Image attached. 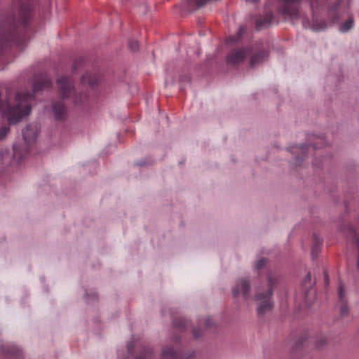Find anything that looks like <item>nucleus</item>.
<instances>
[{"label":"nucleus","instance_id":"412c9836","mask_svg":"<svg viewBox=\"0 0 359 359\" xmlns=\"http://www.w3.org/2000/svg\"><path fill=\"white\" fill-rule=\"evenodd\" d=\"M10 158V154L7 149H0V164L6 162Z\"/></svg>","mask_w":359,"mask_h":359},{"label":"nucleus","instance_id":"4be33fe9","mask_svg":"<svg viewBox=\"0 0 359 359\" xmlns=\"http://www.w3.org/2000/svg\"><path fill=\"white\" fill-rule=\"evenodd\" d=\"M326 341L327 340L325 336L320 335L318 339L316 338V349L323 346L326 344Z\"/></svg>","mask_w":359,"mask_h":359},{"label":"nucleus","instance_id":"20e7f679","mask_svg":"<svg viewBox=\"0 0 359 359\" xmlns=\"http://www.w3.org/2000/svg\"><path fill=\"white\" fill-rule=\"evenodd\" d=\"M252 49L251 47H245L241 48L233 49L226 55V62L229 65L236 66L243 63L247 55L251 53Z\"/></svg>","mask_w":359,"mask_h":359},{"label":"nucleus","instance_id":"a19ab883","mask_svg":"<svg viewBox=\"0 0 359 359\" xmlns=\"http://www.w3.org/2000/svg\"><path fill=\"white\" fill-rule=\"evenodd\" d=\"M315 145H316V146L317 145V143H316V142L315 143Z\"/></svg>","mask_w":359,"mask_h":359},{"label":"nucleus","instance_id":"4468645a","mask_svg":"<svg viewBox=\"0 0 359 359\" xmlns=\"http://www.w3.org/2000/svg\"><path fill=\"white\" fill-rule=\"evenodd\" d=\"M81 82L88 83L90 87H94L97 83V77L95 74L87 73L82 76Z\"/></svg>","mask_w":359,"mask_h":359},{"label":"nucleus","instance_id":"f257e3e1","mask_svg":"<svg viewBox=\"0 0 359 359\" xmlns=\"http://www.w3.org/2000/svg\"><path fill=\"white\" fill-rule=\"evenodd\" d=\"M30 13V7L26 5L19 8L18 14H0V53L10 46L17 26L26 25Z\"/></svg>","mask_w":359,"mask_h":359},{"label":"nucleus","instance_id":"7c9ffc66","mask_svg":"<svg viewBox=\"0 0 359 359\" xmlns=\"http://www.w3.org/2000/svg\"><path fill=\"white\" fill-rule=\"evenodd\" d=\"M326 27H327V24L326 23H324L323 25V26L320 27L319 25L316 22V27H315L316 32V31L323 30V29H324Z\"/></svg>","mask_w":359,"mask_h":359},{"label":"nucleus","instance_id":"bb28decb","mask_svg":"<svg viewBox=\"0 0 359 359\" xmlns=\"http://www.w3.org/2000/svg\"><path fill=\"white\" fill-rule=\"evenodd\" d=\"M266 262V259L265 258H262L260 259L257 263L255 265V267L257 269H261Z\"/></svg>","mask_w":359,"mask_h":359},{"label":"nucleus","instance_id":"0eeeda50","mask_svg":"<svg viewBox=\"0 0 359 359\" xmlns=\"http://www.w3.org/2000/svg\"><path fill=\"white\" fill-rule=\"evenodd\" d=\"M300 0H281L283 6L282 14L288 18L295 19L299 16V11L297 4Z\"/></svg>","mask_w":359,"mask_h":359},{"label":"nucleus","instance_id":"6ab92c4d","mask_svg":"<svg viewBox=\"0 0 359 359\" xmlns=\"http://www.w3.org/2000/svg\"><path fill=\"white\" fill-rule=\"evenodd\" d=\"M308 151V147L306 144H302L299 147H294L292 148V153L294 154H301L302 156H304Z\"/></svg>","mask_w":359,"mask_h":359},{"label":"nucleus","instance_id":"58836bf2","mask_svg":"<svg viewBox=\"0 0 359 359\" xmlns=\"http://www.w3.org/2000/svg\"><path fill=\"white\" fill-rule=\"evenodd\" d=\"M315 241H316V250L317 249V243L318 242V238H317L316 236Z\"/></svg>","mask_w":359,"mask_h":359},{"label":"nucleus","instance_id":"c756f323","mask_svg":"<svg viewBox=\"0 0 359 359\" xmlns=\"http://www.w3.org/2000/svg\"><path fill=\"white\" fill-rule=\"evenodd\" d=\"M189 77L188 76H183L182 77H180V82L181 83V88H182V83L184 81H186L187 83L189 82Z\"/></svg>","mask_w":359,"mask_h":359},{"label":"nucleus","instance_id":"a211bd4d","mask_svg":"<svg viewBox=\"0 0 359 359\" xmlns=\"http://www.w3.org/2000/svg\"><path fill=\"white\" fill-rule=\"evenodd\" d=\"M354 25V20L352 18H349L345 22H344L341 27L340 31L342 32H346L352 29Z\"/></svg>","mask_w":359,"mask_h":359},{"label":"nucleus","instance_id":"72a5a7b5","mask_svg":"<svg viewBox=\"0 0 359 359\" xmlns=\"http://www.w3.org/2000/svg\"><path fill=\"white\" fill-rule=\"evenodd\" d=\"M244 31H245V27H241L239 29V31H238L239 36H241Z\"/></svg>","mask_w":359,"mask_h":359},{"label":"nucleus","instance_id":"4c0bfd02","mask_svg":"<svg viewBox=\"0 0 359 359\" xmlns=\"http://www.w3.org/2000/svg\"><path fill=\"white\" fill-rule=\"evenodd\" d=\"M138 165H146V163H145L144 162H143V161H140V162L138 163Z\"/></svg>","mask_w":359,"mask_h":359},{"label":"nucleus","instance_id":"9b49d317","mask_svg":"<svg viewBox=\"0 0 359 359\" xmlns=\"http://www.w3.org/2000/svg\"><path fill=\"white\" fill-rule=\"evenodd\" d=\"M53 112L55 119L60 121L66 116L67 109L61 102H57L53 104Z\"/></svg>","mask_w":359,"mask_h":359},{"label":"nucleus","instance_id":"c85d7f7f","mask_svg":"<svg viewBox=\"0 0 359 359\" xmlns=\"http://www.w3.org/2000/svg\"><path fill=\"white\" fill-rule=\"evenodd\" d=\"M8 352L13 355L18 356L20 355V351L18 348H13V350H8Z\"/></svg>","mask_w":359,"mask_h":359},{"label":"nucleus","instance_id":"79ce46f5","mask_svg":"<svg viewBox=\"0 0 359 359\" xmlns=\"http://www.w3.org/2000/svg\"><path fill=\"white\" fill-rule=\"evenodd\" d=\"M317 1V0H316V2Z\"/></svg>","mask_w":359,"mask_h":359},{"label":"nucleus","instance_id":"ea45409f","mask_svg":"<svg viewBox=\"0 0 359 359\" xmlns=\"http://www.w3.org/2000/svg\"><path fill=\"white\" fill-rule=\"evenodd\" d=\"M297 161L298 162L299 161V157L297 156Z\"/></svg>","mask_w":359,"mask_h":359},{"label":"nucleus","instance_id":"7ed1b4c3","mask_svg":"<svg viewBox=\"0 0 359 359\" xmlns=\"http://www.w3.org/2000/svg\"><path fill=\"white\" fill-rule=\"evenodd\" d=\"M56 83L58 87V93L63 100L72 98L73 102L76 104L80 102V100L74 97L75 90L69 76H60L57 78Z\"/></svg>","mask_w":359,"mask_h":359},{"label":"nucleus","instance_id":"cd10ccee","mask_svg":"<svg viewBox=\"0 0 359 359\" xmlns=\"http://www.w3.org/2000/svg\"><path fill=\"white\" fill-rule=\"evenodd\" d=\"M135 346V341L133 340L127 344L128 352L130 353Z\"/></svg>","mask_w":359,"mask_h":359},{"label":"nucleus","instance_id":"b1692460","mask_svg":"<svg viewBox=\"0 0 359 359\" xmlns=\"http://www.w3.org/2000/svg\"><path fill=\"white\" fill-rule=\"evenodd\" d=\"M128 47L130 50L136 51L139 49V43L135 40H130L128 42Z\"/></svg>","mask_w":359,"mask_h":359},{"label":"nucleus","instance_id":"e433bc0d","mask_svg":"<svg viewBox=\"0 0 359 359\" xmlns=\"http://www.w3.org/2000/svg\"><path fill=\"white\" fill-rule=\"evenodd\" d=\"M233 39H234V38L231 36V37H229V38L228 39V41H228V43H229V42H233Z\"/></svg>","mask_w":359,"mask_h":359},{"label":"nucleus","instance_id":"ddd939ff","mask_svg":"<svg viewBox=\"0 0 359 359\" xmlns=\"http://www.w3.org/2000/svg\"><path fill=\"white\" fill-rule=\"evenodd\" d=\"M162 359H179V353L171 347H166L162 350Z\"/></svg>","mask_w":359,"mask_h":359},{"label":"nucleus","instance_id":"2eb2a0df","mask_svg":"<svg viewBox=\"0 0 359 359\" xmlns=\"http://www.w3.org/2000/svg\"><path fill=\"white\" fill-rule=\"evenodd\" d=\"M210 0H187V8L189 10L197 9L203 7Z\"/></svg>","mask_w":359,"mask_h":359},{"label":"nucleus","instance_id":"393cba45","mask_svg":"<svg viewBox=\"0 0 359 359\" xmlns=\"http://www.w3.org/2000/svg\"><path fill=\"white\" fill-rule=\"evenodd\" d=\"M151 355V351L150 349L145 348L143 351L142 355H139L135 359H149Z\"/></svg>","mask_w":359,"mask_h":359},{"label":"nucleus","instance_id":"aec40b11","mask_svg":"<svg viewBox=\"0 0 359 359\" xmlns=\"http://www.w3.org/2000/svg\"><path fill=\"white\" fill-rule=\"evenodd\" d=\"M311 280V273H309L306 277L304 278V280H303L302 282V285H303V287L305 290V298L306 299H309V292H311V290H312V288L311 287L310 290H308L307 288V283H310Z\"/></svg>","mask_w":359,"mask_h":359},{"label":"nucleus","instance_id":"2f4dec72","mask_svg":"<svg viewBox=\"0 0 359 359\" xmlns=\"http://www.w3.org/2000/svg\"><path fill=\"white\" fill-rule=\"evenodd\" d=\"M205 326L207 327H210L213 325V321L210 318H207L205 322Z\"/></svg>","mask_w":359,"mask_h":359},{"label":"nucleus","instance_id":"1a4fd4ad","mask_svg":"<svg viewBox=\"0 0 359 359\" xmlns=\"http://www.w3.org/2000/svg\"><path fill=\"white\" fill-rule=\"evenodd\" d=\"M52 85L50 79L46 75L36 76L33 80V92L36 93Z\"/></svg>","mask_w":359,"mask_h":359},{"label":"nucleus","instance_id":"a878e982","mask_svg":"<svg viewBox=\"0 0 359 359\" xmlns=\"http://www.w3.org/2000/svg\"><path fill=\"white\" fill-rule=\"evenodd\" d=\"M10 132L8 126H4L0 129V140H4Z\"/></svg>","mask_w":359,"mask_h":359},{"label":"nucleus","instance_id":"9d476101","mask_svg":"<svg viewBox=\"0 0 359 359\" xmlns=\"http://www.w3.org/2000/svg\"><path fill=\"white\" fill-rule=\"evenodd\" d=\"M338 296L340 302V314L341 317H345L348 313V308L346 299H344V291L343 285H340L338 290Z\"/></svg>","mask_w":359,"mask_h":359},{"label":"nucleus","instance_id":"39448f33","mask_svg":"<svg viewBox=\"0 0 359 359\" xmlns=\"http://www.w3.org/2000/svg\"><path fill=\"white\" fill-rule=\"evenodd\" d=\"M231 290L233 297H237L241 295L245 301L248 300L251 295V286L249 280L245 278L238 279Z\"/></svg>","mask_w":359,"mask_h":359},{"label":"nucleus","instance_id":"5701e85b","mask_svg":"<svg viewBox=\"0 0 359 359\" xmlns=\"http://www.w3.org/2000/svg\"><path fill=\"white\" fill-rule=\"evenodd\" d=\"M187 322L184 319H177L175 320L173 323L174 327L176 328L182 329L187 326Z\"/></svg>","mask_w":359,"mask_h":359},{"label":"nucleus","instance_id":"c9c22d12","mask_svg":"<svg viewBox=\"0 0 359 359\" xmlns=\"http://www.w3.org/2000/svg\"><path fill=\"white\" fill-rule=\"evenodd\" d=\"M76 65H77V62H75L73 66H72V71H75L76 69Z\"/></svg>","mask_w":359,"mask_h":359},{"label":"nucleus","instance_id":"f704fd0d","mask_svg":"<svg viewBox=\"0 0 359 359\" xmlns=\"http://www.w3.org/2000/svg\"><path fill=\"white\" fill-rule=\"evenodd\" d=\"M325 280L326 283L328 284L329 283L328 276L326 273H325Z\"/></svg>","mask_w":359,"mask_h":359},{"label":"nucleus","instance_id":"f03ea898","mask_svg":"<svg viewBox=\"0 0 359 359\" xmlns=\"http://www.w3.org/2000/svg\"><path fill=\"white\" fill-rule=\"evenodd\" d=\"M276 285V280L274 277L269 276L265 285L262 286L255 294L254 299L259 302L257 309L259 316H264L273 307L272 297L273 290Z\"/></svg>","mask_w":359,"mask_h":359},{"label":"nucleus","instance_id":"dca6fc26","mask_svg":"<svg viewBox=\"0 0 359 359\" xmlns=\"http://www.w3.org/2000/svg\"><path fill=\"white\" fill-rule=\"evenodd\" d=\"M309 334L307 331L302 332L298 339L294 343V346L296 348H298L301 346H303L304 344L309 339Z\"/></svg>","mask_w":359,"mask_h":359},{"label":"nucleus","instance_id":"473e14b6","mask_svg":"<svg viewBox=\"0 0 359 359\" xmlns=\"http://www.w3.org/2000/svg\"><path fill=\"white\" fill-rule=\"evenodd\" d=\"M193 333L195 338H197L200 336V333L197 330H194Z\"/></svg>","mask_w":359,"mask_h":359},{"label":"nucleus","instance_id":"f3484780","mask_svg":"<svg viewBox=\"0 0 359 359\" xmlns=\"http://www.w3.org/2000/svg\"><path fill=\"white\" fill-rule=\"evenodd\" d=\"M27 151V148L25 149L23 151H21L18 145H13V156L18 161L22 160Z\"/></svg>","mask_w":359,"mask_h":359},{"label":"nucleus","instance_id":"6e6552de","mask_svg":"<svg viewBox=\"0 0 359 359\" xmlns=\"http://www.w3.org/2000/svg\"><path fill=\"white\" fill-rule=\"evenodd\" d=\"M22 137L27 147L34 143L38 135V126L36 123L28 124L22 131Z\"/></svg>","mask_w":359,"mask_h":359},{"label":"nucleus","instance_id":"f8f14e48","mask_svg":"<svg viewBox=\"0 0 359 359\" xmlns=\"http://www.w3.org/2000/svg\"><path fill=\"white\" fill-rule=\"evenodd\" d=\"M268 54L265 50H259L254 53L250 58V67H255L259 63L266 60Z\"/></svg>","mask_w":359,"mask_h":359},{"label":"nucleus","instance_id":"423d86ee","mask_svg":"<svg viewBox=\"0 0 359 359\" xmlns=\"http://www.w3.org/2000/svg\"><path fill=\"white\" fill-rule=\"evenodd\" d=\"M350 5V0H336L334 4L329 7V12L332 16V23L338 21L341 14L346 12Z\"/></svg>","mask_w":359,"mask_h":359}]
</instances>
